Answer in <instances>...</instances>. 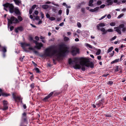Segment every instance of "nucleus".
Instances as JSON below:
<instances>
[{
  "instance_id": "obj_1",
  "label": "nucleus",
  "mask_w": 126,
  "mask_h": 126,
  "mask_svg": "<svg viewBox=\"0 0 126 126\" xmlns=\"http://www.w3.org/2000/svg\"><path fill=\"white\" fill-rule=\"evenodd\" d=\"M55 47L54 46H51L48 48H46L45 50L44 55L48 57H51L53 56L57 57L56 59H60L61 57H64L69 52V48L66 45L64 44L61 45H60L59 50L60 53L57 54H55L58 52L57 50H54L52 52L50 53L51 49H54Z\"/></svg>"
},
{
  "instance_id": "obj_2",
  "label": "nucleus",
  "mask_w": 126,
  "mask_h": 126,
  "mask_svg": "<svg viewBox=\"0 0 126 126\" xmlns=\"http://www.w3.org/2000/svg\"><path fill=\"white\" fill-rule=\"evenodd\" d=\"M81 61L80 63V64L76 63L73 66L74 68L76 69H80L81 67V69L82 71H84L85 70L84 66L87 67H90L91 68H93L94 67V64L92 62H90L89 59L88 58L81 57L79 58Z\"/></svg>"
},
{
  "instance_id": "obj_3",
  "label": "nucleus",
  "mask_w": 126,
  "mask_h": 126,
  "mask_svg": "<svg viewBox=\"0 0 126 126\" xmlns=\"http://www.w3.org/2000/svg\"><path fill=\"white\" fill-rule=\"evenodd\" d=\"M4 7V9L6 11H8L6 9L8 8L9 9V12L11 13H13L14 12V6L13 4L8 3H6L3 5Z\"/></svg>"
},
{
  "instance_id": "obj_4",
  "label": "nucleus",
  "mask_w": 126,
  "mask_h": 126,
  "mask_svg": "<svg viewBox=\"0 0 126 126\" xmlns=\"http://www.w3.org/2000/svg\"><path fill=\"white\" fill-rule=\"evenodd\" d=\"M8 27L10 25L13 23L16 24L19 22L18 20L14 16H12L10 19H8Z\"/></svg>"
},
{
  "instance_id": "obj_5",
  "label": "nucleus",
  "mask_w": 126,
  "mask_h": 126,
  "mask_svg": "<svg viewBox=\"0 0 126 126\" xmlns=\"http://www.w3.org/2000/svg\"><path fill=\"white\" fill-rule=\"evenodd\" d=\"M71 49V53L73 56H75L77 53H79V49L75 47H72Z\"/></svg>"
},
{
  "instance_id": "obj_6",
  "label": "nucleus",
  "mask_w": 126,
  "mask_h": 126,
  "mask_svg": "<svg viewBox=\"0 0 126 126\" xmlns=\"http://www.w3.org/2000/svg\"><path fill=\"white\" fill-rule=\"evenodd\" d=\"M33 42L36 45L34 47V48H37L38 49H40L41 47L43 46V45L41 43H38L37 41L35 40H33Z\"/></svg>"
},
{
  "instance_id": "obj_7",
  "label": "nucleus",
  "mask_w": 126,
  "mask_h": 126,
  "mask_svg": "<svg viewBox=\"0 0 126 126\" xmlns=\"http://www.w3.org/2000/svg\"><path fill=\"white\" fill-rule=\"evenodd\" d=\"M3 107L2 110L4 111L7 110L8 109V106H7L8 102L6 100H4L3 101Z\"/></svg>"
},
{
  "instance_id": "obj_8",
  "label": "nucleus",
  "mask_w": 126,
  "mask_h": 126,
  "mask_svg": "<svg viewBox=\"0 0 126 126\" xmlns=\"http://www.w3.org/2000/svg\"><path fill=\"white\" fill-rule=\"evenodd\" d=\"M53 92H51L48 95L46 96L43 99V100L45 102H46L47 101V100L53 96Z\"/></svg>"
},
{
  "instance_id": "obj_9",
  "label": "nucleus",
  "mask_w": 126,
  "mask_h": 126,
  "mask_svg": "<svg viewBox=\"0 0 126 126\" xmlns=\"http://www.w3.org/2000/svg\"><path fill=\"white\" fill-rule=\"evenodd\" d=\"M27 114L25 112H24L22 115V120L24 122H26L28 124V122L26 116Z\"/></svg>"
},
{
  "instance_id": "obj_10",
  "label": "nucleus",
  "mask_w": 126,
  "mask_h": 126,
  "mask_svg": "<svg viewBox=\"0 0 126 126\" xmlns=\"http://www.w3.org/2000/svg\"><path fill=\"white\" fill-rule=\"evenodd\" d=\"M23 30V27L21 26H19L17 27V28H16L15 30V31L17 33L18 32V31L22 32Z\"/></svg>"
},
{
  "instance_id": "obj_11",
  "label": "nucleus",
  "mask_w": 126,
  "mask_h": 126,
  "mask_svg": "<svg viewBox=\"0 0 126 126\" xmlns=\"http://www.w3.org/2000/svg\"><path fill=\"white\" fill-rule=\"evenodd\" d=\"M121 67L119 66L115 65L114 67V72H116L120 70L121 69Z\"/></svg>"
},
{
  "instance_id": "obj_12",
  "label": "nucleus",
  "mask_w": 126,
  "mask_h": 126,
  "mask_svg": "<svg viewBox=\"0 0 126 126\" xmlns=\"http://www.w3.org/2000/svg\"><path fill=\"white\" fill-rule=\"evenodd\" d=\"M21 47L23 48H24L25 46H30L31 45L30 43L27 44L26 43H22L21 44Z\"/></svg>"
},
{
  "instance_id": "obj_13",
  "label": "nucleus",
  "mask_w": 126,
  "mask_h": 126,
  "mask_svg": "<svg viewBox=\"0 0 126 126\" xmlns=\"http://www.w3.org/2000/svg\"><path fill=\"white\" fill-rule=\"evenodd\" d=\"M125 27V25L124 24H122L120 25L118 27H115L114 28V29H121V28H123Z\"/></svg>"
},
{
  "instance_id": "obj_14",
  "label": "nucleus",
  "mask_w": 126,
  "mask_h": 126,
  "mask_svg": "<svg viewBox=\"0 0 126 126\" xmlns=\"http://www.w3.org/2000/svg\"><path fill=\"white\" fill-rule=\"evenodd\" d=\"M106 2L108 3L107 5H111L113 3V0H107Z\"/></svg>"
},
{
  "instance_id": "obj_15",
  "label": "nucleus",
  "mask_w": 126,
  "mask_h": 126,
  "mask_svg": "<svg viewBox=\"0 0 126 126\" xmlns=\"http://www.w3.org/2000/svg\"><path fill=\"white\" fill-rule=\"evenodd\" d=\"M14 12L17 15H20V12L18 8H15V9Z\"/></svg>"
},
{
  "instance_id": "obj_16",
  "label": "nucleus",
  "mask_w": 126,
  "mask_h": 126,
  "mask_svg": "<svg viewBox=\"0 0 126 126\" xmlns=\"http://www.w3.org/2000/svg\"><path fill=\"white\" fill-rule=\"evenodd\" d=\"M16 4L19 5V4L21 3V1L20 0H13Z\"/></svg>"
},
{
  "instance_id": "obj_17",
  "label": "nucleus",
  "mask_w": 126,
  "mask_h": 126,
  "mask_svg": "<svg viewBox=\"0 0 126 126\" xmlns=\"http://www.w3.org/2000/svg\"><path fill=\"white\" fill-rule=\"evenodd\" d=\"M49 7V5L47 4H44L42 5V8L45 10L47 9Z\"/></svg>"
},
{
  "instance_id": "obj_18",
  "label": "nucleus",
  "mask_w": 126,
  "mask_h": 126,
  "mask_svg": "<svg viewBox=\"0 0 126 126\" xmlns=\"http://www.w3.org/2000/svg\"><path fill=\"white\" fill-rule=\"evenodd\" d=\"M105 26V24L103 23H101L98 24L97 26V27L98 29L99 30V27H104Z\"/></svg>"
},
{
  "instance_id": "obj_19",
  "label": "nucleus",
  "mask_w": 126,
  "mask_h": 126,
  "mask_svg": "<svg viewBox=\"0 0 126 126\" xmlns=\"http://www.w3.org/2000/svg\"><path fill=\"white\" fill-rule=\"evenodd\" d=\"M1 95L4 97H7L10 95V94H8L6 93H2Z\"/></svg>"
},
{
  "instance_id": "obj_20",
  "label": "nucleus",
  "mask_w": 126,
  "mask_h": 126,
  "mask_svg": "<svg viewBox=\"0 0 126 126\" xmlns=\"http://www.w3.org/2000/svg\"><path fill=\"white\" fill-rule=\"evenodd\" d=\"M100 30L102 32H103L102 34H106L107 33V31L105 30V29L103 28H101L100 29Z\"/></svg>"
},
{
  "instance_id": "obj_21",
  "label": "nucleus",
  "mask_w": 126,
  "mask_h": 126,
  "mask_svg": "<svg viewBox=\"0 0 126 126\" xmlns=\"http://www.w3.org/2000/svg\"><path fill=\"white\" fill-rule=\"evenodd\" d=\"M19 100V101H21V103H22V99L21 98L20 96H16V100H14L16 102H17V100Z\"/></svg>"
},
{
  "instance_id": "obj_22",
  "label": "nucleus",
  "mask_w": 126,
  "mask_h": 126,
  "mask_svg": "<svg viewBox=\"0 0 126 126\" xmlns=\"http://www.w3.org/2000/svg\"><path fill=\"white\" fill-rule=\"evenodd\" d=\"M119 61V59H116L115 60H114L111 63V64H112L114 63L118 62Z\"/></svg>"
},
{
  "instance_id": "obj_23",
  "label": "nucleus",
  "mask_w": 126,
  "mask_h": 126,
  "mask_svg": "<svg viewBox=\"0 0 126 126\" xmlns=\"http://www.w3.org/2000/svg\"><path fill=\"white\" fill-rule=\"evenodd\" d=\"M93 2V0H90L89 1V4L88 5L89 6H93V4H92V3Z\"/></svg>"
},
{
  "instance_id": "obj_24",
  "label": "nucleus",
  "mask_w": 126,
  "mask_h": 126,
  "mask_svg": "<svg viewBox=\"0 0 126 126\" xmlns=\"http://www.w3.org/2000/svg\"><path fill=\"white\" fill-rule=\"evenodd\" d=\"M2 51L3 52L5 53L7 51V50L6 49V47H2Z\"/></svg>"
},
{
  "instance_id": "obj_25",
  "label": "nucleus",
  "mask_w": 126,
  "mask_h": 126,
  "mask_svg": "<svg viewBox=\"0 0 126 126\" xmlns=\"http://www.w3.org/2000/svg\"><path fill=\"white\" fill-rule=\"evenodd\" d=\"M16 93H14L12 94L13 98L14 99V100H16Z\"/></svg>"
},
{
  "instance_id": "obj_26",
  "label": "nucleus",
  "mask_w": 126,
  "mask_h": 126,
  "mask_svg": "<svg viewBox=\"0 0 126 126\" xmlns=\"http://www.w3.org/2000/svg\"><path fill=\"white\" fill-rule=\"evenodd\" d=\"M35 71H36V73H41V72L40 71L39 69L37 67H36L35 69Z\"/></svg>"
},
{
  "instance_id": "obj_27",
  "label": "nucleus",
  "mask_w": 126,
  "mask_h": 126,
  "mask_svg": "<svg viewBox=\"0 0 126 126\" xmlns=\"http://www.w3.org/2000/svg\"><path fill=\"white\" fill-rule=\"evenodd\" d=\"M103 103L101 102V101H99L98 103L96 104V105L98 106V107L101 106L103 104Z\"/></svg>"
},
{
  "instance_id": "obj_28",
  "label": "nucleus",
  "mask_w": 126,
  "mask_h": 126,
  "mask_svg": "<svg viewBox=\"0 0 126 126\" xmlns=\"http://www.w3.org/2000/svg\"><path fill=\"white\" fill-rule=\"evenodd\" d=\"M115 31L117 32L119 34H120L121 33V31H120V29H115Z\"/></svg>"
},
{
  "instance_id": "obj_29",
  "label": "nucleus",
  "mask_w": 126,
  "mask_h": 126,
  "mask_svg": "<svg viewBox=\"0 0 126 126\" xmlns=\"http://www.w3.org/2000/svg\"><path fill=\"white\" fill-rule=\"evenodd\" d=\"M113 49V48L112 47H111L109 48L108 50L107 53H108L111 51Z\"/></svg>"
},
{
  "instance_id": "obj_30",
  "label": "nucleus",
  "mask_w": 126,
  "mask_h": 126,
  "mask_svg": "<svg viewBox=\"0 0 126 126\" xmlns=\"http://www.w3.org/2000/svg\"><path fill=\"white\" fill-rule=\"evenodd\" d=\"M28 39L29 41H33V37L31 36H29V38Z\"/></svg>"
},
{
  "instance_id": "obj_31",
  "label": "nucleus",
  "mask_w": 126,
  "mask_h": 126,
  "mask_svg": "<svg viewBox=\"0 0 126 126\" xmlns=\"http://www.w3.org/2000/svg\"><path fill=\"white\" fill-rule=\"evenodd\" d=\"M113 84V82L112 81H109L107 83V84L108 85H111Z\"/></svg>"
},
{
  "instance_id": "obj_32",
  "label": "nucleus",
  "mask_w": 126,
  "mask_h": 126,
  "mask_svg": "<svg viewBox=\"0 0 126 126\" xmlns=\"http://www.w3.org/2000/svg\"><path fill=\"white\" fill-rule=\"evenodd\" d=\"M101 52V50L100 49H99L97 51L96 53V55H98L100 54Z\"/></svg>"
},
{
  "instance_id": "obj_33",
  "label": "nucleus",
  "mask_w": 126,
  "mask_h": 126,
  "mask_svg": "<svg viewBox=\"0 0 126 126\" xmlns=\"http://www.w3.org/2000/svg\"><path fill=\"white\" fill-rule=\"evenodd\" d=\"M52 11H53L55 13H56V11L57 10V9L55 7H53L52 8Z\"/></svg>"
},
{
  "instance_id": "obj_34",
  "label": "nucleus",
  "mask_w": 126,
  "mask_h": 126,
  "mask_svg": "<svg viewBox=\"0 0 126 126\" xmlns=\"http://www.w3.org/2000/svg\"><path fill=\"white\" fill-rule=\"evenodd\" d=\"M79 58L77 57L75 58H74V60L73 61V62L76 63V64L77 63L76 62L77 61V60Z\"/></svg>"
},
{
  "instance_id": "obj_35",
  "label": "nucleus",
  "mask_w": 126,
  "mask_h": 126,
  "mask_svg": "<svg viewBox=\"0 0 126 126\" xmlns=\"http://www.w3.org/2000/svg\"><path fill=\"white\" fill-rule=\"evenodd\" d=\"M73 61L71 59V58L69 59L68 61V63L69 64H72L73 63Z\"/></svg>"
},
{
  "instance_id": "obj_36",
  "label": "nucleus",
  "mask_w": 126,
  "mask_h": 126,
  "mask_svg": "<svg viewBox=\"0 0 126 126\" xmlns=\"http://www.w3.org/2000/svg\"><path fill=\"white\" fill-rule=\"evenodd\" d=\"M56 18L55 17H50L49 18V19L51 21H53L55 20Z\"/></svg>"
},
{
  "instance_id": "obj_37",
  "label": "nucleus",
  "mask_w": 126,
  "mask_h": 126,
  "mask_svg": "<svg viewBox=\"0 0 126 126\" xmlns=\"http://www.w3.org/2000/svg\"><path fill=\"white\" fill-rule=\"evenodd\" d=\"M69 40V38L66 36L64 38V40L65 41H68Z\"/></svg>"
},
{
  "instance_id": "obj_38",
  "label": "nucleus",
  "mask_w": 126,
  "mask_h": 126,
  "mask_svg": "<svg viewBox=\"0 0 126 126\" xmlns=\"http://www.w3.org/2000/svg\"><path fill=\"white\" fill-rule=\"evenodd\" d=\"M18 19L19 21H21L23 20L22 17L20 16H18Z\"/></svg>"
},
{
  "instance_id": "obj_39",
  "label": "nucleus",
  "mask_w": 126,
  "mask_h": 126,
  "mask_svg": "<svg viewBox=\"0 0 126 126\" xmlns=\"http://www.w3.org/2000/svg\"><path fill=\"white\" fill-rule=\"evenodd\" d=\"M124 14H120L118 16V17L117 18L119 19V18H121V17H122L124 16Z\"/></svg>"
},
{
  "instance_id": "obj_40",
  "label": "nucleus",
  "mask_w": 126,
  "mask_h": 126,
  "mask_svg": "<svg viewBox=\"0 0 126 126\" xmlns=\"http://www.w3.org/2000/svg\"><path fill=\"white\" fill-rule=\"evenodd\" d=\"M115 24V23L114 22H111L110 23V25L111 26H114Z\"/></svg>"
},
{
  "instance_id": "obj_41",
  "label": "nucleus",
  "mask_w": 126,
  "mask_h": 126,
  "mask_svg": "<svg viewBox=\"0 0 126 126\" xmlns=\"http://www.w3.org/2000/svg\"><path fill=\"white\" fill-rule=\"evenodd\" d=\"M78 26L79 28H80L81 27V23L80 22H78L77 23Z\"/></svg>"
},
{
  "instance_id": "obj_42",
  "label": "nucleus",
  "mask_w": 126,
  "mask_h": 126,
  "mask_svg": "<svg viewBox=\"0 0 126 126\" xmlns=\"http://www.w3.org/2000/svg\"><path fill=\"white\" fill-rule=\"evenodd\" d=\"M81 12L83 14H84L85 13V9L83 8H82L81 10Z\"/></svg>"
},
{
  "instance_id": "obj_43",
  "label": "nucleus",
  "mask_w": 126,
  "mask_h": 126,
  "mask_svg": "<svg viewBox=\"0 0 126 126\" xmlns=\"http://www.w3.org/2000/svg\"><path fill=\"white\" fill-rule=\"evenodd\" d=\"M102 3V2L101 1H97V5H101Z\"/></svg>"
},
{
  "instance_id": "obj_44",
  "label": "nucleus",
  "mask_w": 126,
  "mask_h": 126,
  "mask_svg": "<svg viewBox=\"0 0 126 126\" xmlns=\"http://www.w3.org/2000/svg\"><path fill=\"white\" fill-rule=\"evenodd\" d=\"M30 86L32 89L34 87V83H32L30 85Z\"/></svg>"
},
{
  "instance_id": "obj_45",
  "label": "nucleus",
  "mask_w": 126,
  "mask_h": 126,
  "mask_svg": "<svg viewBox=\"0 0 126 126\" xmlns=\"http://www.w3.org/2000/svg\"><path fill=\"white\" fill-rule=\"evenodd\" d=\"M33 52L35 54H36L37 55H39V53L37 51H35V50H34Z\"/></svg>"
},
{
  "instance_id": "obj_46",
  "label": "nucleus",
  "mask_w": 126,
  "mask_h": 126,
  "mask_svg": "<svg viewBox=\"0 0 126 126\" xmlns=\"http://www.w3.org/2000/svg\"><path fill=\"white\" fill-rule=\"evenodd\" d=\"M99 9V7H96L94 9L95 12L97 11Z\"/></svg>"
},
{
  "instance_id": "obj_47",
  "label": "nucleus",
  "mask_w": 126,
  "mask_h": 126,
  "mask_svg": "<svg viewBox=\"0 0 126 126\" xmlns=\"http://www.w3.org/2000/svg\"><path fill=\"white\" fill-rule=\"evenodd\" d=\"M36 7V5H34L32 7V9H34Z\"/></svg>"
},
{
  "instance_id": "obj_48",
  "label": "nucleus",
  "mask_w": 126,
  "mask_h": 126,
  "mask_svg": "<svg viewBox=\"0 0 126 126\" xmlns=\"http://www.w3.org/2000/svg\"><path fill=\"white\" fill-rule=\"evenodd\" d=\"M105 4H102L101 5L100 7H99V8L100 7V8H104V7L105 6Z\"/></svg>"
},
{
  "instance_id": "obj_49",
  "label": "nucleus",
  "mask_w": 126,
  "mask_h": 126,
  "mask_svg": "<svg viewBox=\"0 0 126 126\" xmlns=\"http://www.w3.org/2000/svg\"><path fill=\"white\" fill-rule=\"evenodd\" d=\"M46 17L47 18H48L49 19V18H50V15H49V14H48V13L47 14H46Z\"/></svg>"
},
{
  "instance_id": "obj_50",
  "label": "nucleus",
  "mask_w": 126,
  "mask_h": 126,
  "mask_svg": "<svg viewBox=\"0 0 126 126\" xmlns=\"http://www.w3.org/2000/svg\"><path fill=\"white\" fill-rule=\"evenodd\" d=\"M69 9L67 8L66 10V14L67 15H68L69 12Z\"/></svg>"
},
{
  "instance_id": "obj_51",
  "label": "nucleus",
  "mask_w": 126,
  "mask_h": 126,
  "mask_svg": "<svg viewBox=\"0 0 126 126\" xmlns=\"http://www.w3.org/2000/svg\"><path fill=\"white\" fill-rule=\"evenodd\" d=\"M107 31L108 32H113V30L111 29H108Z\"/></svg>"
},
{
  "instance_id": "obj_52",
  "label": "nucleus",
  "mask_w": 126,
  "mask_h": 126,
  "mask_svg": "<svg viewBox=\"0 0 126 126\" xmlns=\"http://www.w3.org/2000/svg\"><path fill=\"white\" fill-rule=\"evenodd\" d=\"M14 27L13 26H11L10 27V31H12L14 29Z\"/></svg>"
},
{
  "instance_id": "obj_53",
  "label": "nucleus",
  "mask_w": 126,
  "mask_h": 126,
  "mask_svg": "<svg viewBox=\"0 0 126 126\" xmlns=\"http://www.w3.org/2000/svg\"><path fill=\"white\" fill-rule=\"evenodd\" d=\"M86 46H87V47H88L89 48H92V46L90 44H87L86 45Z\"/></svg>"
},
{
  "instance_id": "obj_54",
  "label": "nucleus",
  "mask_w": 126,
  "mask_h": 126,
  "mask_svg": "<svg viewBox=\"0 0 126 126\" xmlns=\"http://www.w3.org/2000/svg\"><path fill=\"white\" fill-rule=\"evenodd\" d=\"M106 117H111V115L110 114H106L105 115Z\"/></svg>"
},
{
  "instance_id": "obj_55",
  "label": "nucleus",
  "mask_w": 126,
  "mask_h": 126,
  "mask_svg": "<svg viewBox=\"0 0 126 126\" xmlns=\"http://www.w3.org/2000/svg\"><path fill=\"white\" fill-rule=\"evenodd\" d=\"M28 49L29 50H32L33 51L34 50V49L32 47H29Z\"/></svg>"
},
{
  "instance_id": "obj_56",
  "label": "nucleus",
  "mask_w": 126,
  "mask_h": 126,
  "mask_svg": "<svg viewBox=\"0 0 126 126\" xmlns=\"http://www.w3.org/2000/svg\"><path fill=\"white\" fill-rule=\"evenodd\" d=\"M35 39L37 41H38L39 40V38L38 36H36L35 37Z\"/></svg>"
},
{
  "instance_id": "obj_57",
  "label": "nucleus",
  "mask_w": 126,
  "mask_h": 126,
  "mask_svg": "<svg viewBox=\"0 0 126 126\" xmlns=\"http://www.w3.org/2000/svg\"><path fill=\"white\" fill-rule=\"evenodd\" d=\"M32 63L33 64L34 66L36 67L37 66V64L36 63L34 62L33 61H32Z\"/></svg>"
},
{
  "instance_id": "obj_58",
  "label": "nucleus",
  "mask_w": 126,
  "mask_h": 126,
  "mask_svg": "<svg viewBox=\"0 0 126 126\" xmlns=\"http://www.w3.org/2000/svg\"><path fill=\"white\" fill-rule=\"evenodd\" d=\"M34 13L35 15H37L38 14V12L36 10L34 11Z\"/></svg>"
},
{
  "instance_id": "obj_59",
  "label": "nucleus",
  "mask_w": 126,
  "mask_h": 126,
  "mask_svg": "<svg viewBox=\"0 0 126 126\" xmlns=\"http://www.w3.org/2000/svg\"><path fill=\"white\" fill-rule=\"evenodd\" d=\"M106 16V15H105L102 16L101 17V18L100 19H99V20L103 19Z\"/></svg>"
},
{
  "instance_id": "obj_60",
  "label": "nucleus",
  "mask_w": 126,
  "mask_h": 126,
  "mask_svg": "<svg viewBox=\"0 0 126 126\" xmlns=\"http://www.w3.org/2000/svg\"><path fill=\"white\" fill-rule=\"evenodd\" d=\"M109 74H104L102 75V76L103 77H106L109 75Z\"/></svg>"
},
{
  "instance_id": "obj_61",
  "label": "nucleus",
  "mask_w": 126,
  "mask_h": 126,
  "mask_svg": "<svg viewBox=\"0 0 126 126\" xmlns=\"http://www.w3.org/2000/svg\"><path fill=\"white\" fill-rule=\"evenodd\" d=\"M116 36H115L111 38V40L113 41L116 38Z\"/></svg>"
},
{
  "instance_id": "obj_62",
  "label": "nucleus",
  "mask_w": 126,
  "mask_h": 126,
  "mask_svg": "<svg viewBox=\"0 0 126 126\" xmlns=\"http://www.w3.org/2000/svg\"><path fill=\"white\" fill-rule=\"evenodd\" d=\"M81 5V4H80H80H79L77 6V7L78 8H79L80 7Z\"/></svg>"
},
{
  "instance_id": "obj_63",
  "label": "nucleus",
  "mask_w": 126,
  "mask_h": 126,
  "mask_svg": "<svg viewBox=\"0 0 126 126\" xmlns=\"http://www.w3.org/2000/svg\"><path fill=\"white\" fill-rule=\"evenodd\" d=\"M122 31L123 32H125L126 31V28L124 27L123 28Z\"/></svg>"
},
{
  "instance_id": "obj_64",
  "label": "nucleus",
  "mask_w": 126,
  "mask_h": 126,
  "mask_svg": "<svg viewBox=\"0 0 126 126\" xmlns=\"http://www.w3.org/2000/svg\"><path fill=\"white\" fill-rule=\"evenodd\" d=\"M62 13V10H60L58 12L59 14L60 15Z\"/></svg>"
}]
</instances>
